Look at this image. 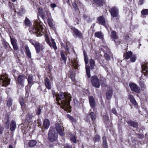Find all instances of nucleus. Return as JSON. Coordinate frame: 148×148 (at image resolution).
I'll return each instance as SVG.
<instances>
[{
  "label": "nucleus",
  "instance_id": "f257e3e1",
  "mask_svg": "<svg viewBox=\"0 0 148 148\" xmlns=\"http://www.w3.org/2000/svg\"><path fill=\"white\" fill-rule=\"evenodd\" d=\"M52 94L53 97H56V100L58 104L61 105L64 108L65 110H67L70 108V103L72 98L70 94L66 92H60L56 93L55 91H53Z\"/></svg>",
  "mask_w": 148,
  "mask_h": 148
},
{
  "label": "nucleus",
  "instance_id": "f03ea898",
  "mask_svg": "<svg viewBox=\"0 0 148 148\" xmlns=\"http://www.w3.org/2000/svg\"><path fill=\"white\" fill-rule=\"evenodd\" d=\"M39 21L36 22V25L32 27L29 30L30 33L36 34L37 36H41L44 33L43 32L44 28L42 26V23L40 20Z\"/></svg>",
  "mask_w": 148,
  "mask_h": 148
},
{
  "label": "nucleus",
  "instance_id": "7ed1b4c3",
  "mask_svg": "<svg viewBox=\"0 0 148 148\" xmlns=\"http://www.w3.org/2000/svg\"><path fill=\"white\" fill-rule=\"evenodd\" d=\"M74 0L75 1L73 2L72 5L75 12H78L77 13H75L74 14V15L75 18V20L77 21V24H79L78 23L81 20V15L80 12L77 6V4H78L79 6L82 7L84 6V5L82 4L81 2L79 1V0Z\"/></svg>",
  "mask_w": 148,
  "mask_h": 148
},
{
  "label": "nucleus",
  "instance_id": "20e7f679",
  "mask_svg": "<svg viewBox=\"0 0 148 148\" xmlns=\"http://www.w3.org/2000/svg\"><path fill=\"white\" fill-rule=\"evenodd\" d=\"M58 134L56 132L53 127H51L48 132V139L51 142L56 141L58 139Z\"/></svg>",
  "mask_w": 148,
  "mask_h": 148
},
{
  "label": "nucleus",
  "instance_id": "39448f33",
  "mask_svg": "<svg viewBox=\"0 0 148 148\" xmlns=\"http://www.w3.org/2000/svg\"><path fill=\"white\" fill-rule=\"evenodd\" d=\"M54 129H55L57 132V133L60 136H63L65 134L64 128L63 127V124L62 123H56L55 124V127H53Z\"/></svg>",
  "mask_w": 148,
  "mask_h": 148
},
{
  "label": "nucleus",
  "instance_id": "423d86ee",
  "mask_svg": "<svg viewBox=\"0 0 148 148\" xmlns=\"http://www.w3.org/2000/svg\"><path fill=\"white\" fill-rule=\"evenodd\" d=\"M91 110V109L90 110V111L86 116L84 119V120L87 122H90V118L92 121L94 123L96 121L97 117L96 113L90 111Z\"/></svg>",
  "mask_w": 148,
  "mask_h": 148
},
{
  "label": "nucleus",
  "instance_id": "0eeeda50",
  "mask_svg": "<svg viewBox=\"0 0 148 148\" xmlns=\"http://www.w3.org/2000/svg\"><path fill=\"white\" fill-rule=\"evenodd\" d=\"M10 79L6 74H2L0 76V83L3 86L6 87L10 84Z\"/></svg>",
  "mask_w": 148,
  "mask_h": 148
},
{
  "label": "nucleus",
  "instance_id": "6e6552de",
  "mask_svg": "<svg viewBox=\"0 0 148 148\" xmlns=\"http://www.w3.org/2000/svg\"><path fill=\"white\" fill-rule=\"evenodd\" d=\"M112 18H116V20L118 21L119 20V11L116 6L112 7L109 10Z\"/></svg>",
  "mask_w": 148,
  "mask_h": 148
},
{
  "label": "nucleus",
  "instance_id": "1a4fd4ad",
  "mask_svg": "<svg viewBox=\"0 0 148 148\" xmlns=\"http://www.w3.org/2000/svg\"><path fill=\"white\" fill-rule=\"evenodd\" d=\"M16 79V83L18 86H19L23 88L24 87L25 82V77L24 75H19Z\"/></svg>",
  "mask_w": 148,
  "mask_h": 148
},
{
  "label": "nucleus",
  "instance_id": "9d476101",
  "mask_svg": "<svg viewBox=\"0 0 148 148\" xmlns=\"http://www.w3.org/2000/svg\"><path fill=\"white\" fill-rule=\"evenodd\" d=\"M90 80L92 85L96 88H99L100 86V81L97 76L94 75L91 77Z\"/></svg>",
  "mask_w": 148,
  "mask_h": 148
},
{
  "label": "nucleus",
  "instance_id": "9b49d317",
  "mask_svg": "<svg viewBox=\"0 0 148 148\" xmlns=\"http://www.w3.org/2000/svg\"><path fill=\"white\" fill-rule=\"evenodd\" d=\"M45 41L49 46L51 48L53 47L55 50H56L57 49V48L56 46V42L54 41V39H51V40L52 42V43H51L49 39L48 35L47 34H45Z\"/></svg>",
  "mask_w": 148,
  "mask_h": 148
},
{
  "label": "nucleus",
  "instance_id": "f8f14e48",
  "mask_svg": "<svg viewBox=\"0 0 148 148\" xmlns=\"http://www.w3.org/2000/svg\"><path fill=\"white\" fill-rule=\"evenodd\" d=\"M129 86L132 91L137 93L140 92V87L135 83H130Z\"/></svg>",
  "mask_w": 148,
  "mask_h": 148
},
{
  "label": "nucleus",
  "instance_id": "ddd939ff",
  "mask_svg": "<svg viewBox=\"0 0 148 148\" xmlns=\"http://www.w3.org/2000/svg\"><path fill=\"white\" fill-rule=\"evenodd\" d=\"M70 28L77 37L80 38H82L83 37V34L80 31L72 26H71Z\"/></svg>",
  "mask_w": 148,
  "mask_h": 148
},
{
  "label": "nucleus",
  "instance_id": "4468645a",
  "mask_svg": "<svg viewBox=\"0 0 148 148\" xmlns=\"http://www.w3.org/2000/svg\"><path fill=\"white\" fill-rule=\"evenodd\" d=\"M141 67L143 73L145 76L148 75V63L145 62L143 64L141 65Z\"/></svg>",
  "mask_w": 148,
  "mask_h": 148
},
{
  "label": "nucleus",
  "instance_id": "2eb2a0df",
  "mask_svg": "<svg viewBox=\"0 0 148 148\" xmlns=\"http://www.w3.org/2000/svg\"><path fill=\"white\" fill-rule=\"evenodd\" d=\"M89 102L91 108L93 110L95 109L96 107V101L95 98L93 96H90L88 97Z\"/></svg>",
  "mask_w": 148,
  "mask_h": 148
},
{
  "label": "nucleus",
  "instance_id": "dca6fc26",
  "mask_svg": "<svg viewBox=\"0 0 148 148\" xmlns=\"http://www.w3.org/2000/svg\"><path fill=\"white\" fill-rule=\"evenodd\" d=\"M128 98L130 102L132 104L134 107L137 109H138L139 106L134 96L132 95H128Z\"/></svg>",
  "mask_w": 148,
  "mask_h": 148
},
{
  "label": "nucleus",
  "instance_id": "f3484780",
  "mask_svg": "<svg viewBox=\"0 0 148 148\" xmlns=\"http://www.w3.org/2000/svg\"><path fill=\"white\" fill-rule=\"evenodd\" d=\"M1 42L3 47L7 51H9L12 50V49L10 47L9 44L5 39H3L1 40Z\"/></svg>",
  "mask_w": 148,
  "mask_h": 148
},
{
  "label": "nucleus",
  "instance_id": "a211bd4d",
  "mask_svg": "<svg viewBox=\"0 0 148 148\" xmlns=\"http://www.w3.org/2000/svg\"><path fill=\"white\" fill-rule=\"evenodd\" d=\"M46 16L48 17L47 21L48 25L50 27L53 29L54 27L52 22L53 20L49 17V16H51L50 13H49L48 11H46Z\"/></svg>",
  "mask_w": 148,
  "mask_h": 148
},
{
  "label": "nucleus",
  "instance_id": "6ab92c4d",
  "mask_svg": "<svg viewBox=\"0 0 148 148\" xmlns=\"http://www.w3.org/2000/svg\"><path fill=\"white\" fill-rule=\"evenodd\" d=\"M126 122L130 127H132L134 128H137L138 127V123L133 121L132 120L127 121Z\"/></svg>",
  "mask_w": 148,
  "mask_h": 148
},
{
  "label": "nucleus",
  "instance_id": "aec40b11",
  "mask_svg": "<svg viewBox=\"0 0 148 148\" xmlns=\"http://www.w3.org/2000/svg\"><path fill=\"white\" fill-rule=\"evenodd\" d=\"M46 88L48 90H50L51 89V82L48 77H45L44 80Z\"/></svg>",
  "mask_w": 148,
  "mask_h": 148
},
{
  "label": "nucleus",
  "instance_id": "412c9836",
  "mask_svg": "<svg viewBox=\"0 0 148 148\" xmlns=\"http://www.w3.org/2000/svg\"><path fill=\"white\" fill-rule=\"evenodd\" d=\"M68 75H69V77L71 79L72 82H76L75 79L76 74L74 71L73 70L69 71Z\"/></svg>",
  "mask_w": 148,
  "mask_h": 148
},
{
  "label": "nucleus",
  "instance_id": "4be33fe9",
  "mask_svg": "<svg viewBox=\"0 0 148 148\" xmlns=\"http://www.w3.org/2000/svg\"><path fill=\"white\" fill-rule=\"evenodd\" d=\"M106 94L107 100H110L113 95V90L111 88H109V89L107 90Z\"/></svg>",
  "mask_w": 148,
  "mask_h": 148
},
{
  "label": "nucleus",
  "instance_id": "5701e85b",
  "mask_svg": "<svg viewBox=\"0 0 148 148\" xmlns=\"http://www.w3.org/2000/svg\"><path fill=\"white\" fill-rule=\"evenodd\" d=\"M38 13L40 15L42 18L45 21L46 18L45 15V13L42 8L40 7L38 8Z\"/></svg>",
  "mask_w": 148,
  "mask_h": 148
},
{
  "label": "nucleus",
  "instance_id": "b1692460",
  "mask_svg": "<svg viewBox=\"0 0 148 148\" xmlns=\"http://www.w3.org/2000/svg\"><path fill=\"white\" fill-rule=\"evenodd\" d=\"M97 21L100 24L105 26L106 24V21L105 18L103 16H100L97 18Z\"/></svg>",
  "mask_w": 148,
  "mask_h": 148
},
{
  "label": "nucleus",
  "instance_id": "393cba45",
  "mask_svg": "<svg viewBox=\"0 0 148 148\" xmlns=\"http://www.w3.org/2000/svg\"><path fill=\"white\" fill-rule=\"evenodd\" d=\"M33 116L32 114L29 113L27 114L25 119V122L28 124L32 122V119Z\"/></svg>",
  "mask_w": 148,
  "mask_h": 148
},
{
  "label": "nucleus",
  "instance_id": "a878e982",
  "mask_svg": "<svg viewBox=\"0 0 148 148\" xmlns=\"http://www.w3.org/2000/svg\"><path fill=\"white\" fill-rule=\"evenodd\" d=\"M50 124V121L49 119H45L43 121V129L46 130L49 127Z\"/></svg>",
  "mask_w": 148,
  "mask_h": 148
},
{
  "label": "nucleus",
  "instance_id": "bb28decb",
  "mask_svg": "<svg viewBox=\"0 0 148 148\" xmlns=\"http://www.w3.org/2000/svg\"><path fill=\"white\" fill-rule=\"evenodd\" d=\"M133 53L131 51L126 52L123 55L124 58L125 60H128L132 56Z\"/></svg>",
  "mask_w": 148,
  "mask_h": 148
},
{
  "label": "nucleus",
  "instance_id": "cd10ccee",
  "mask_svg": "<svg viewBox=\"0 0 148 148\" xmlns=\"http://www.w3.org/2000/svg\"><path fill=\"white\" fill-rule=\"evenodd\" d=\"M32 86V85L27 84L25 86V89L26 92L25 97L26 98H28L29 97L30 92V88Z\"/></svg>",
  "mask_w": 148,
  "mask_h": 148
},
{
  "label": "nucleus",
  "instance_id": "c85d7f7f",
  "mask_svg": "<svg viewBox=\"0 0 148 148\" xmlns=\"http://www.w3.org/2000/svg\"><path fill=\"white\" fill-rule=\"evenodd\" d=\"M102 147L103 148H108V145L107 141V138L106 136H104L102 137Z\"/></svg>",
  "mask_w": 148,
  "mask_h": 148
},
{
  "label": "nucleus",
  "instance_id": "c756f323",
  "mask_svg": "<svg viewBox=\"0 0 148 148\" xmlns=\"http://www.w3.org/2000/svg\"><path fill=\"white\" fill-rule=\"evenodd\" d=\"M94 3L97 7H101L103 6L104 3V0H93Z\"/></svg>",
  "mask_w": 148,
  "mask_h": 148
},
{
  "label": "nucleus",
  "instance_id": "7c9ffc66",
  "mask_svg": "<svg viewBox=\"0 0 148 148\" xmlns=\"http://www.w3.org/2000/svg\"><path fill=\"white\" fill-rule=\"evenodd\" d=\"M25 53L27 56L29 58H31L32 57L31 53L30 50L29 48L27 45H26L25 47Z\"/></svg>",
  "mask_w": 148,
  "mask_h": 148
},
{
  "label": "nucleus",
  "instance_id": "2f4dec72",
  "mask_svg": "<svg viewBox=\"0 0 148 148\" xmlns=\"http://www.w3.org/2000/svg\"><path fill=\"white\" fill-rule=\"evenodd\" d=\"M33 78L32 75L31 74L29 75L27 79L28 85L32 86L34 84Z\"/></svg>",
  "mask_w": 148,
  "mask_h": 148
},
{
  "label": "nucleus",
  "instance_id": "473e14b6",
  "mask_svg": "<svg viewBox=\"0 0 148 148\" xmlns=\"http://www.w3.org/2000/svg\"><path fill=\"white\" fill-rule=\"evenodd\" d=\"M101 139V136L98 134H96L94 135L92 139V140L95 143L99 142Z\"/></svg>",
  "mask_w": 148,
  "mask_h": 148
},
{
  "label": "nucleus",
  "instance_id": "72a5a7b5",
  "mask_svg": "<svg viewBox=\"0 0 148 148\" xmlns=\"http://www.w3.org/2000/svg\"><path fill=\"white\" fill-rule=\"evenodd\" d=\"M37 144V142L35 140H30L28 143V146L30 147H33L35 146Z\"/></svg>",
  "mask_w": 148,
  "mask_h": 148
},
{
  "label": "nucleus",
  "instance_id": "f704fd0d",
  "mask_svg": "<svg viewBox=\"0 0 148 148\" xmlns=\"http://www.w3.org/2000/svg\"><path fill=\"white\" fill-rule=\"evenodd\" d=\"M111 38L115 42V40L118 38V36L117 35L115 31L112 30L111 32L110 35Z\"/></svg>",
  "mask_w": 148,
  "mask_h": 148
},
{
  "label": "nucleus",
  "instance_id": "c9c22d12",
  "mask_svg": "<svg viewBox=\"0 0 148 148\" xmlns=\"http://www.w3.org/2000/svg\"><path fill=\"white\" fill-rule=\"evenodd\" d=\"M11 42L13 46L14 49L15 51H17L18 49L17 43L14 39H11Z\"/></svg>",
  "mask_w": 148,
  "mask_h": 148
},
{
  "label": "nucleus",
  "instance_id": "e433bc0d",
  "mask_svg": "<svg viewBox=\"0 0 148 148\" xmlns=\"http://www.w3.org/2000/svg\"><path fill=\"white\" fill-rule=\"evenodd\" d=\"M36 43L35 44L34 46L35 47L36 53H39L40 51L41 45L38 42Z\"/></svg>",
  "mask_w": 148,
  "mask_h": 148
},
{
  "label": "nucleus",
  "instance_id": "4c0bfd02",
  "mask_svg": "<svg viewBox=\"0 0 148 148\" xmlns=\"http://www.w3.org/2000/svg\"><path fill=\"white\" fill-rule=\"evenodd\" d=\"M16 128V124L15 122L12 120L10 126V130L11 132L14 131Z\"/></svg>",
  "mask_w": 148,
  "mask_h": 148
},
{
  "label": "nucleus",
  "instance_id": "58836bf2",
  "mask_svg": "<svg viewBox=\"0 0 148 148\" xmlns=\"http://www.w3.org/2000/svg\"><path fill=\"white\" fill-rule=\"evenodd\" d=\"M71 63L73 64L72 66L74 67V69H78L79 65L77 59L74 58L73 61H72Z\"/></svg>",
  "mask_w": 148,
  "mask_h": 148
},
{
  "label": "nucleus",
  "instance_id": "ea45409f",
  "mask_svg": "<svg viewBox=\"0 0 148 148\" xmlns=\"http://www.w3.org/2000/svg\"><path fill=\"white\" fill-rule=\"evenodd\" d=\"M60 54L62 59L63 61V63L66 64V63L67 58L66 56L64 54V52L62 51L60 52Z\"/></svg>",
  "mask_w": 148,
  "mask_h": 148
},
{
  "label": "nucleus",
  "instance_id": "a19ab883",
  "mask_svg": "<svg viewBox=\"0 0 148 148\" xmlns=\"http://www.w3.org/2000/svg\"><path fill=\"white\" fill-rule=\"evenodd\" d=\"M23 24L26 26L30 27L31 25V23L29 19L27 17H26Z\"/></svg>",
  "mask_w": 148,
  "mask_h": 148
},
{
  "label": "nucleus",
  "instance_id": "79ce46f5",
  "mask_svg": "<svg viewBox=\"0 0 148 148\" xmlns=\"http://www.w3.org/2000/svg\"><path fill=\"white\" fill-rule=\"evenodd\" d=\"M25 12L23 6L21 5L20 7V10L17 12V14L18 16H22L23 14H24Z\"/></svg>",
  "mask_w": 148,
  "mask_h": 148
},
{
  "label": "nucleus",
  "instance_id": "37998d69",
  "mask_svg": "<svg viewBox=\"0 0 148 148\" xmlns=\"http://www.w3.org/2000/svg\"><path fill=\"white\" fill-rule=\"evenodd\" d=\"M95 37L100 39H102L103 37V35L101 32H97L95 34Z\"/></svg>",
  "mask_w": 148,
  "mask_h": 148
},
{
  "label": "nucleus",
  "instance_id": "c03bdc74",
  "mask_svg": "<svg viewBox=\"0 0 148 148\" xmlns=\"http://www.w3.org/2000/svg\"><path fill=\"white\" fill-rule=\"evenodd\" d=\"M86 70L87 76L88 78H90L91 77L90 73V69L89 66H87L86 67Z\"/></svg>",
  "mask_w": 148,
  "mask_h": 148
},
{
  "label": "nucleus",
  "instance_id": "a18cd8bd",
  "mask_svg": "<svg viewBox=\"0 0 148 148\" xmlns=\"http://www.w3.org/2000/svg\"><path fill=\"white\" fill-rule=\"evenodd\" d=\"M106 125V127L107 128H109L112 126V124L109 120L104 122Z\"/></svg>",
  "mask_w": 148,
  "mask_h": 148
},
{
  "label": "nucleus",
  "instance_id": "49530a36",
  "mask_svg": "<svg viewBox=\"0 0 148 148\" xmlns=\"http://www.w3.org/2000/svg\"><path fill=\"white\" fill-rule=\"evenodd\" d=\"M70 140L71 142L74 143H77L76 138L75 135L72 134L70 138Z\"/></svg>",
  "mask_w": 148,
  "mask_h": 148
},
{
  "label": "nucleus",
  "instance_id": "de8ad7c7",
  "mask_svg": "<svg viewBox=\"0 0 148 148\" xmlns=\"http://www.w3.org/2000/svg\"><path fill=\"white\" fill-rule=\"evenodd\" d=\"M139 84L141 87V88L142 90H144L146 89V85L145 84L144 82H142L141 81H140L139 82Z\"/></svg>",
  "mask_w": 148,
  "mask_h": 148
},
{
  "label": "nucleus",
  "instance_id": "09e8293b",
  "mask_svg": "<svg viewBox=\"0 0 148 148\" xmlns=\"http://www.w3.org/2000/svg\"><path fill=\"white\" fill-rule=\"evenodd\" d=\"M6 104L7 106L9 108H10L11 106L12 105V100L11 98H9L8 99L7 101Z\"/></svg>",
  "mask_w": 148,
  "mask_h": 148
},
{
  "label": "nucleus",
  "instance_id": "8fccbe9b",
  "mask_svg": "<svg viewBox=\"0 0 148 148\" xmlns=\"http://www.w3.org/2000/svg\"><path fill=\"white\" fill-rule=\"evenodd\" d=\"M67 117L73 123V122L74 123H76V119L72 116L70 115L69 114H67Z\"/></svg>",
  "mask_w": 148,
  "mask_h": 148
},
{
  "label": "nucleus",
  "instance_id": "3c124183",
  "mask_svg": "<svg viewBox=\"0 0 148 148\" xmlns=\"http://www.w3.org/2000/svg\"><path fill=\"white\" fill-rule=\"evenodd\" d=\"M141 13L143 16L148 15V9H143L141 11Z\"/></svg>",
  "mask_w": 148,
  "mask_h": 148
},
{
  "label": "nucleus",
  "instance_id": "603ef678",
  "mask_svg": "<svg viewBox=\"0 0 148 148\" xmlns=\"http://www.w3.org/2000/svg\"><path fill=\"white\" fill-rule=\"evenodd\" d=\"M136 59V56L135 54H132V56L130 58V61L132 62H134L135 61Z\"/></svg>",
  "mask_w": 148,
  "mask_h": 148
},
{
  "label": "nucleus",
  "instance_id": "864d4df0",
  "mask_svg": "<svg viewBox=\"0 0 148 148\" xmlns=\"http://www.w3.org/2000/svg\"><path fill=\"white\" fill-rule=\"evenodd\" d=\"M21 108L23 112L26 111L27 109V106L26 104L24 103L21 104Z\"/></svg>",
  "mask_w": 148,
  "mask_h": 148
},
{
  "label": "nucleus",
  "instance_id": "5fc2aeb1",
  "mask_svg": "<svg viewBox=\"0 0 148 148\" xmlns=\"http://www.w3.org/2000/svg\"><path fill=\"white\" fill-rule=\"evenodd\" d=\"M101 84V86L103 87H106L107 86V85L105 83V79L101 80L100 81V83Z\"/></svg>",
  "mask_w": 148,
  "mask_h": 148
},
{
  "label": "nucleus",
  "instance_id": "6e6d98bb",
  "mask_svg": "<svg viewBox=\"0 0 148 148\" xmlns=\"http://www.w3.org/2000/svg\"><path fill=\"white\" fill-rule=\"evenodd\" d=\"M136 135L137 138L139 139H143L144 137L143 134H136Z\"/></svg>",
  "mask_w": 148,
  "mask_h": 148
},
{
  "label": "nucleus",
  "instance_id": "4d7b16f0",
  "mask_svg": "<svg viewBox=\"0 0 148 148\" xmlns=\"http://www.w3.org/2000/svg\"><path fill=\"white\" fill-rule=\"evenodd\" d=\"M9 116H8V118L7 119V121L5 123V127L7 129L9 127Z\"/></svg>",
  "mask_w": 148,
  "mask_h": 148
},
{
  "label": "nucleus",
  "instance_id": "13d9d810",
  "mask_svg": "<svg viewBox=\"0 0 148 148\" xmlns=\"http://www.w3.org/2000/svg\"><path fill=\"white\" fill-rule=\"evenodd\" d=\"M89 63L91 67H93L95 65V62L94 60L91 59L90 60Z\"/></svg>",
  "mask_w": 148,
  "mask_h": 148
},
{
  "label": "nucleus",
  "instance_id": "bf43d9fd",
  "mask_svg": "<svg viewBox=\"0 0 148 148\" xmlns=\"http://www.w3.org/2000/svg\"><path fill=\"white\" fill-rule=\"evenodd\" d=\"M103 119L104 122L109 120V117L108 115L107 114H106V115H103Z\"/></svg>",
  "mask_w": 148,
  "mask_h": 148
},
{
  "label": "nucleus",
  "instance_id": "052dcab7",
  "mask_svg": "<svg viewBox=\"0 0 148 148\" xmlns=\"http://www.w3.org/2000/svg\"><path fill=\"white\" fill-rule=\"evenodd\" d=\"M62 45H64V49L66 51H69V46H68V45H65V44H64L63 43H62L61 44V46H62Z\"/></svg>",
  "mask_w": 148,
  "mask_h": 148
},
{
  "label": "nucleus",
  "instance_id": "680f3d73",
  "mask_svg": "<svg viewBox=\"0 0 148 148\" xmlns=\"http://www.w3.org/2000/svg\"><path fill=\"white\" fill-rule=\"evenodd\" d=\"M104 56L106 60H109L110 59V57L109 54L107 53H105L104 54Z\"/></svg>",
  "mask_w": 148,
  "mask_h": 148
},
{
  "label": "nucleus",
  "instance_id": "e2e57ef3",
  "mask_svg": "<svg viewBox=\"0 0 148 148\" xmlns=\"http://www.w3.org/2000/svg\"><path fill=\"white\" fill-rule=\"evenodd\" d=\"M37 124L38 127H40L42 129H43V126H42V122L40 120H37Z\"/></svg>",
  "mask_w": 148,
  "mask_h": 148
},
{
  "label": "nucleus",
  "instance_id": "0e129e2a",
  "mask_svg": "<svg viewBox=\"0 0 148 148\" xmlns=\"http://www.w3.org/2000/svg\"><path fill=\"white\" fill-rule=\"evenodd\" d=\"M112 112L116 116H118V114L115 108H113L111 110Z\"/></svg>",
  "mask_w": 148,
  "mask_h": 148
},
{
  "label": "nucleus",
  "instance_id": "69168bd1",
  "mask_svg": "<svg viewBox=\"0 0 148 148\" xmlns=\"http://www.w3.org/2000/svg\"><path fill=\"white\" fill-rule=\"evenodd\" d=\"M36 114L39 115L41 114V110L40 108H38L36 110Z\"/></svg>",
  "mask_w": 148,
  "mask_h": 148
},
{
  "label": "nucleus",
  "instance_id": "338daca9",
  "mask_svg": "<svg viewBox=\"0 0 148 148\" xmlns=\"http://www.w3.org/2000/svg\"><path fill=\"white\" fill-rule=\"evenodd\" d=\"M19 102L20 103V105L24 103V99L23 97H20L18 100Z\"/></svg>",
  "mask_w": 148,
  "mask_h": 148
},
{
  "label": "nucleus",
  "instance_id": "774afa93",
  "mask_svg": "<svg viewBox=\"0 0 148 148\" xmlns=\"http://www.w3.org/2000/svg\"><path fill=\"white\" fill-rule=\"evenodd\" d=\"M64 148H72V146L71 145L67 144H65L64 147Z\"/></svg>",
  "mask_w": 148,
  "mask_h": 148
}]
</instances>
